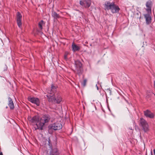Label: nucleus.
Returning <instances> with one entry per match:
<instances>
[{"instance_id":"9","label":"nucleus","mask_w":155,"mask_h":155,"mask_svg":"<svg viewBox=\"0 0 155 155\" xmlns=\"http://www.w3.org/2000/svg\"><path fill=\"white\" fill-rule=\"evenodd\" d=\"M146 5L147 8L146 9L148 13L150 14L151 13L152 2L150 0L148 1L146 3Z\"/></svg>"},{"instance_id":"13","label":"nucleus","mask_w":155,"mask_h":155,"mask_svg":"<svg viewBox=\"0 0 155 155\" xmlns=\"http://www.w3.org/2000/svg\"><path fill=\"white\" fill-rule=\"evenodd\" d=\"M49 155H60V153L57 148L53 149L50 151Z\"/></svg>"},{"instance_id":"4","label":"nucleus","mask_w":155,"mask_h":155,"mask_svg":"<svg viewBox=\"0 0 155 155\" xmlns=\"http://www.w3.org/2000/svg\"><path fill=\"white\" fill-rule=\"evenodd\" d=\"M140 125L141 126L145 132L147 131L148 130V125L146 121L143 118H140Z\"/></svg>"},{"instance_id":"11","label":"nucleus","mask_w":155,"mask_h":155,"mask_svg":"<svg viewBox=\"0 0 155 155\" xmlns=\"http://www.w3.org/2000/svg\"><path fill=\"white\" fill-rule=\"evenodd\" d=\"M8 105L10 109L13 110L15 106L13 101L11 98L9 97H8Z\"/></svg>"},{"instance_id":"7","label":"nucleus","mask_w":155,"mask_h":155,"mask_svg":"<svg viewBox=\"0 0 155 155\" xmlns=\"http://www.w3.org/2000/svg\"><path fill=\"white\" fill-rule=\"evenodd\" d=\"M62 125L59 122L55 123L51 125V128L54 130H59L62 128Z\"/></svg>"},{"instance_id":"2","label":"nucleus","mask_w":155,"mask_h":155,"mask_svg":"<svg viewBox=\"0 0 155 155\" xmlns=\"http://www.w3.org/2000/svg\"><path fill=\"white\" fill-rule=\"evenodd\" d=\"M104 6L105 10H110L113 14L118 13L120 10L119 6L113 2H110L109 1L106 2L104 5Z\"/></svg>"},{"instance_id":"18","label":"nucleus","mask_w":155,"mask_h":155,"mask_svg":"<svg viewBox=\"0 0 155 155\" xmlns=\"http://www.w3.org/2000/svg\"><path fill=\"white\" fill-rule=\"evenodd\" d=\"M51 91H49L48 90V89H47V92L50 94H52L51 93V91H52L53 90H55L56 89V87L54 86L53 84L51 85Z\"/></svg>"},{"instance_id":"6","label":"nucleus","mask_w":155,"mask_h":155,"mask_svg":"<svg viewBox=\"0 0 155 155\" xmlns=\"http://www.w3.org/2000/svg\"><path fill=\"white\" fill-rule=\"evenodd\" d=\"M28 101L37 105V106H39L40 104V102L39 99L36 97H30L28 98Z\"/></svg>"},{"instance_id":"3","label":"nucleus","mask_w":155,"mask_h":155,"mask_svg":"<svg viewBox=\"0 0 155 155\" xmlns=\"http://www.w3.org/2000/svg\"><path fill=\"white\" fill-rule=\"evenodd\" d=\"M48 101L54 104H59L62 101V98L61 96L58 95L56 97H50L49 96L47 95Z\"/></svg>"},{"instance_id":"16","label":"nucleus","mask_w":155,"mask_h":155,"mask_svg":"<svg viewBox=\"0 0 155 155\" xmlns=\"http://www.w3.org/2000/svg\"><path fill=\"white\" fill-rule=\"evenodd\" d=\"M75 68L82 67V64L81 62L79 60H77L75 61Z\"/></svg>"},{"instance_id":"25","label":"nucleus","mask_w":155,"mask_h":155,"mask_svg":"<svg viewBox=\"0 0 155 155\" xmlns=\"http://www.w3.org/2000/svg\"><path fill=\"white\" fill-rule=\"evenodd\" d=\"M151 155H152V152H151Z\"/></svg>"},{"instance_id":"14","label":"nucleus","mask_w":155,"mask_h":155,"mask_svg":"<svg viewBox=\"0 0 155 155\" xmlns=\"http://www.w3.org/2000/svg\"><path fill=\"white\" fill-rule=\"evenodd\" d=\"M72 50L74 51H78L80 50L81 47L78 45L75 44L74 43L72 45Z\"/></svg>"},{"instance_id":"23","label":"nucleus","mask_w":155,"mask_h":155,"mask_svg":"<svg viewBox=\"0 0 155 155\" xmlns=\"http://www.w3.org/2000/svg\"><path fill=\"white\" fill-rule=\"evenodd\" d=\"M153 153L154 154H155V149H154L153 150Z\"/></svg>"},{"instance_id":"10","label":"nucleus","mask_w":155,"mask_h":155,"mask_svg":"<svg viewBox=\"0 0 155 155\" xmlns=\"http://www.w3.org/2000/svg\"><path fill=\"white\" fill-rule=\"evenodd\" d=\"M144 114L146 117L150 118H153L154 116V114L148 110L144 111Z\"/></svg>"},{"instance_id":"8","label":"nucleus","mask_w":155,"mask_h":155,"mask_svg":"<svg viewBox=\"0 0 155 155\" xmlns=\"http://www.w3.org/2000/svg\"><path fill=\"white\" fill-rule=\"evenodd\" d=\"M22 15L20 12H18L17 14V25L19 28L21 26Z\"/></svg>"},{"instance_id":"22","label":"nucleus","mask_w":155,"mask_h":155,"mask_svg":"<svg viewBox=\"0 0 155 155\" xmlns=\"http://www.w3.org/2000/svg\"><path fill=\"white\" fill-rule=\"evenodd\" d=\"M0 155H3L2 152H0Z\"/></svg>"},{"instance_id":"17","label":"nucleus","mask_w":155,"mask_h":155,"mask_svg":"<svg viewBox=\"0 0 155 155\" xmlns=\"http://www.w3.org/2000/svg\"><path fill=\"white\" fill-rule=\"evenodd\" d=\"M52 16L54 19H57L60 17V15L55 12H52Z\"/></svg>"},{"instance_id":"5","label":"nucleus","mask_w":155,"mask_h":155,"mask_svg":"<svg viewBox=\"0 0 155 155\" xmlns=\"http://www.w3.org/2000/svg\"><path fill=\"white\" fill-rule=\"evenodd\" d=\"M81 5L86 8H88L91 4V0H81L80 2Z\"/></svg>"},{"instance_id":"24","label":"nucleus","mask_w":155,"mask_h":155,"mask_svg":"<svg viewBox=\"0 0 155 155\" xmlns=\"http://www.w3.org/2000/svg\"><path fill=\"white\" fill-rule=\"evenodd\" d=\"M154 85H155V81H154Z\"/></svg>"},{"instance_id":"15","label":"nucleus","mask_w":155,"mask_h":155,"mask_svg":"<svg viewBox=\"0 0 155 155\" xmlns=\"http://www.w3.org/2000/svg\"><path fill=\"white\" fill-rule=\"evenodd\" d=\"M83 70L82 67L75 68V72L78 74L79 76H80L82 74Z\"/></svg>"},{"instance_id":"21","label":"nucleus","mask_w":155,"mask_h":155,"mask_svg":"<svg viewBox=\"0 0 155 155\" xmlns=\"http://www.w3.org/2000/svg\"><path fill=\"white\" fill-rule=\"evenodd\" d=\"M64 58L66 60L67 59V55H66V54H65L64 55Z\"/></svg>"},{"instance_id":"20","label":"nucleus","mask_w":155,"mask_h":155,"mask_svg":"<svg viewBox=\"0 0 155 155\" xmlns=\"http://www.w3.org/2000/svg\"><path fill=\"white\" fill-rule=\"evenodd\" d=\"M87 82V80L86 79L84 80L83 82L81 83V84L83 86L85 87L86 86Z\"/></svg>"},{"instance_id":"1","label":"nucleus","mask_w":155,"mask_h":155,"mask_svg":"<svg viewBox=\"0 0 155 155\" xmlns=\"http://www.w3.org/2000/svg\"><path fill=\"white\" fill-rule=\"evenodd\" d=\"M51 117L48 114H44L40 118L38 115H36L32 118H28L29 120L32 123L35 124V130L39 129L42 130L45 123L49 121Z\"/></svg>"},{"instance_id":"19","label":"nucleus","mask_w":155,"mask_h":155,"mask_svg":"<svg viewBox=\"0 0 155 155\" xmlns=\"http://www.w3.org/2000/svg\"><path fill=\"white\" fill-rule=\"evenodd\" d=\"M43 20H41L40 22L38 23V26L40 28L41 30L42 29V25L43 24Z\"/></svg>"},{"instance_id":"12","label":"nucleus","mask_w":155,"mask_h":155,"mask_svg":"<svg viewBox=\"0 0 155 155\" xmlns=\"http://www.w3.org/2000/svg\"><path fill=\"white\" fill-rule=\"evenodd\" d=\"M150 14H146L144 15V16L146 19V23L147 24H150L151 22V17L150 16Z\"/></svg>"}]
</instances>
